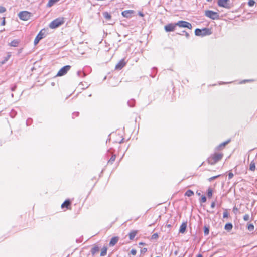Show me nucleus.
Here are the masks:
<instances>
[{
    "instance_id": "5",
    "label": "nucleus",
    "mask_w": 257,
    "mask_h": 257,
    "mask_svg": "<svg viewBox=\"0 0 257 257\" xmlns=\"http://www.w3.org/2000/svg\"><path fill=\"white\" fill-rule=\"evenodd\" d=\"M205 15L212 19V20H216L219 19V15L217 13L215 12L214 11H211V10H207L205 12Z\"/></svg>"
},
{
    "instance_id": "34",
    "label": "nucleus",
    "mask_w": 257,
    "mask_h": 257,
    "mask_svg": "<svg viewBox=\"0 0 257 257\" xmlns=\"http://www.w3.org/2000/svg\"><path fill=\"white\" fill-rule=\"evenodd\" d=\"M209 229L206 227H205V228H204V234L205 235H208V233H209Z\"/></svg>"
},
{
    "instance_id": "27",
    "label": "nucleus",
    "mask_w": 257,
    "mask_h": 257,
    "mask_svg": "<svg viewBox=\"0 0 257 257\" xmlns=\"http://www.w3.org/2000/svg\"><path fill=\"white\" fill-rule=\"evenodd\" d=\"M116 158L115 155H112L111 157V158L109 159L108 163L112 164L113 162L115 161Z\"/></svg>"
},
{
    "instance_id": "39",
    "label": "nucleus",
    "mask_w": 257,
    "mask_h": 257,
    "mask_svg": "<svg viewBox=\"0 0 257 257\" xmlns=\"http://www.w3.org/2000/svg\"><path fill=\"white\" fill-rule=\"evenodd\" d=\"M183 33H185V35L186 36V38H188L189 37V34L187 32L183 31Z\"/></svg>"
},
{
    "instance_id": "19",
    "label": "nucleus",
    "mask_w": 257,
    "mask_h": 257,
    "mask_svg": "<svg viewBox=\"0 0 257 257\" xmlns=\"http://www.w3.org/2000/svg\"><path fill=\"white\" fill-rule=\"evenodd\" d=\"M70 205V202L69 200H66L62 205L61 207L64 208V207L68 208V206Z\"/></svg>"
},
{
    "instance_id": "45",
    "label": "nucleus",
    "mask_w": 257,
    "mask_h": 257,
    "mask_svg": "<svg viewBox=\"0 0 257 257\" xmlns=\"http://www.w3.org/2000/svg\"><path fill=\"white\" fill-rule=\"evenodd\" d=\"M237 210V208H235V207L233 208V211H236Z\"/></svg>"
},
{
    "instance_id": "4",
    "label": "nucleus",
    "mask_w": 257,
    "mask_h": 257,
    "mask_svg": "<svg viewBox=\"0 0 257 257\" xmlns=\"http://www.w3.org/2000/svg\"><path fill=\"white\" fill-rule=\"evenodd\" d=\"M31 16V13L26 11H22L18 14L19 18L23 21L28 20Z\"/></svg>"
},
{
    "instance_id": "7",
    "label": "nucleus",
    "mask_w": 257,
    "mask_h": 257,
    "mask_svg": "<svg viewBox=\"0 0 257 257\" xmlns=\"http://www.w3.org/2000/svg\"><path fill=\"white\" fill-rule=\"evenodd\" d=\"M70 68L71 66L70 65H66L63 67L57 73V76H62L65 75Z\"/></svg>"
},
{
    "instance_id": "30",
    "label": "nucleus",
    "mask_w": 257,
    "mask_h": 257,
    "mask_svg": "<svg viewBox=\"0 0 257 257\" xmlns=\"http://www.w3.org/2000/svg\"><path fill=\"white\" fill-rule=\"evenodd\" d=\"M250 219V217H249V215L248 214H245L244 216H243V219L244 221H248Z\"/></svg>"
},
{
    "instance_id": "12",
    "label": "nucleus",
    "mask_w": 257,
    "mask_h": 257,
    "mask_svg": "<svg viewBox=\"0 0 257 257\" xmlns=\"http://www.w3.org/2000/svg\"><path fill=\"white\" fill-rule=\"evenodd\" d=\"M133 13V10H125L122 12L123 17L128 18Z\"/></svg>"
},
{
    "instance_id": "44",
    "label": "nucleus",
    "mask_w": 257,
    "mask_h": 257,
    "mask_svg": "<svg viewBox=\"0 0 257 257\" xmlns=\"http://www.w3.org/2000/svg\"><path fill=\"white\" fill-rule=\"evenodd\" d=\"M15 88H16V87H15L13 88L12 89V91H14V90H15Z\"/></svg>"
},
{
    "instance_id": "22",
    "label": "nucleus",
    "mask_w": 257,
    "mask_h": 257,
    "mask_svg": "<svg viewBox=\"0 0 257 257\" xmlns=\"http://www.w3.org/2000/svg\"><path fill=\"white\" fill-rule=\"evenodd\" d=\"M18 43L19 41L18 40H14L11 42L10 45L11 46L17 47L18 46Z\"/></svg>"
},
{
    "instance_id": "43",
    "label": "nucleus",
    "mask_w": 257,
    "mask_h": 257,
    "mask_svg": "<svg viewBox=\"0 0 257 257\" xmlns=\"http://www.w3.org/2000/svg\"><path fill=\"white\" fill-rule=\"evenodd\" d=\"M197 257H202V255L201 254H199Z\"/></svg>"
},
{
    "instance_id": "35",
    "label": "nucleus",
    "mask_w": 257,
    "mask_h": 257,
    "mask_svg": "<svg viewBox=\"0 0 257 257\" xmlns=\"http://www.w3.org/2000/svg\"><path fill=\"white\" fill-rule=\"evenodd\" d=\"M131 253L133 255H135L137 253L136 250L134 249H132L131 251Z\"/></svg>"
},
{
    "instance_id": "10",
    "label": "nucleus",
    "mask_w": 257,
    "mask_h": 257,
    "mask_svg": "<svg viewBox=\"0 0 257 257\" xmlns=\"http://www.w3.org/2000/svg\"><path fill=\"white\" fill-rule=\"evenodd\" d=\"M228 2L229 0H218V5L220 7L227 8L229 7Z\"/></svg>"
},
{
    "instance_id": "38",
    "label": "nucleus",
    "mask_w": 257,
    "mask_h": 257,
    "mask_svg": "<svg viewBox=\"0 0 257 257\" xmlns=\"http://www.w3.org/2000/svg\"><path fill=\"white\" fill-rule=\"evenodd\" d=\"M223 218L228 217V213L227 212H223Z\"/></svg>"
},
{
    "instance_id": "31",
    "label": "nucleus",
    "mask_w": 257,
    "mask_h": 257,
    "mask_svg": "<svg viewBox=\"0 0 257 257\" xmlns=\"http://www.w3.org/2000/svg\"><path fill=\"white\" fill-rule=\"evenodd\" d=\"M255 4V2L253 0L249 1L248 4L250 7L253 6Z\"/></svg>"
},
{
    "instance_id": "6",
    "label": "nucleus",
    "mask_w": 257,
    "mask_h": 257,
    "mask_svg": "<svg viewBox=\"0 0 257 257\" xmlns=\"http://www.w3.org/2000/svg\"><path fill=\"white\" fill-rule=\"evenodd\" d=\"M176 25L179 27L187 28L189 29H191L192 28V25L190 23L184 21H178L176 23Z\"/></svg>"
},
{
    "instance_id": "33",
    "label": "nucleus",
    "mask_w": 257,
    "mask_h": 257,
    "mask_svg": "<svg viewBox=\"0 0 257 257\" xmlns=\"http://www.w3.org/2000/svg\"><path fill=\"white\" fill-rule=\"evenodd\" d=\"M206 201V198L205 196H202L201 197V202H202V203H204Z\"/></svg>"
},
{
    "instance_id": "47",
    "label": "nucleus",
    "mask_w": 257,
    "mask_h": 257,
    "mask_svg": "<svg viewBox=\"0 0 257 257\" xmlns=\"http://www.w3.org/2000/svg\"><path fill=\"white\" fill-rule=\"evenodd\" d=\"M197 194L198 195H200V192H197Z\"/></svg>"
},
{
    "instance_id": "20",
    "label": "nucleus",
    "mask_w": 257,
    "mask_h": 257,
    "mask_svg": "<svg viewBox=\"0 0 257 257\" xmlns=\"http://www.w3.org/2000/svg\"><path fill=\"white\" fill-rule=\"evenodd\" d=\"M103 16L106 20H110L111 18L110 14L107 12H104L103 13Z\"/></svg>"
},
{
    "instance_id": "2",
    "label": "nucleus",
    "mask_w": 257,
    "mask_h": 257,
    "mask_svg": "<svg viewBox=\"0 0 257 257\" xmlns=\"http://www.w3.org/2000/svg\"><path fill=\"white\" fill-rule=\"evenodd\" d=\"M64 23V18L60 17L51 22L49 24V27L51 29H55Z\"/></svg>"
},
{
    "instance_id": "50",
    "label": "nucleus",
    "mask_w": 257,
    "mask_h": 257,
    "mask_svg": "<svg viewBox=\"0 0 257 257\" xmlns=\"http://www.w3.org/2000/svg\"><path fill=\"white\" fill-rule=\"evenodd\" d=\"M156 257H159V256H156Z\"/></svg>"
},
{
    "instance_id": "17",
    "label": "nucleus",
    "mask_w": 257,
    "mask_h": 257,
    "mask_svg": "<svg viewBox=\"0 0 257 257\" xmlns=\"http://www.w3.org/2000/svg\"><path fill=\"white\" fill-rule=\"evenodd\" d=\"M11 57V54L9 53L7 56L4 58V60L1 62H0V66L4 64Z\"/></svg>"
},
{
    "instance_id": "40",
    "label": "nucleus",
    "mask_w": 257,
    "mask_h": 257,
    "mask_svg": "<svg viewBox=\"0 0 257 257\" xmlns=\"http://www.w3.org/2000/svg\"><path fill=\"white\" fill-rule=\"evenodd\" d=\"M147 251V249L146 248H144L141 249L142 253H145Z\"/></svg>"
},
{
    "instance_id": "41",
    "label": "nucleus",
    "mask_w": 257,
    "mask_h": 257,
    "mask_svg": "<svg viewBox=\"0 0 257 257\" xmlns=\"http://www.w3.org/2000/svg\"><path fill=\"white\" fill-rule=\"evenodd\" d=\"M215 202H212V203H211V207L212 208H214V207H215Z\"/></svg>"
},
{
    "instance_id": "18",
    "label": "nucleus",
    "mask_w": 257,
    "mask_h": 257,
    "mask_svg": "<svg viewBox=\"0 0 257 257\" xmlns=\"http://www.w3.org/2000/svg\"><path fill=\"white\" fill-rule=\"evenodd\" d=\"M99 250V247L98 246H95L91 249V252L93 255H94L95 253L98 252Z\"/></svg>"
},
{
    "instance_id": "46",
    "label": "nucleus",
    "mask_w": 257,
    "mask_h": 257,
    "mask_svg": "<svg viewBox=\"0 0 257 257\" xmlns=\"http://www.w3.org/2000/svg\"><path fill=\"white\" fill-rule=\"evenodd\" d=\"M237 210V208H235V207L233 208V211H236Z\"/></svg>"
},
{
    "instance_id": "36",
    "label": "nucleus",
    "mask_w": 257,
    "mask_h": 257,
    "mask_svg": "<svg viewBox=\"0 0 257 257\" xmlns=\"http://www.w3.org/2000/svg\"><path fill=\"white\" fill-rule=\"evenodd\" d=\"M158 237V235L157 233H154V234H153V235L152 236V239H156Z\"/></svg>"
},
{
    "instance_id": "3",
    "label": "nucleus",
    "mask_w": 257,
    "mask_h": 257,
    "mask_svg": "<svg viewBox=\"0 0 257 257\" xmlns=\"http://www.w3.org/2000/svg\"><path fill=\"white\" fill-rule=\"evenodd\" d=\"M211 34V30L208 28H204L202 29L197 28L195 31V34L198 36H205L206 35H209Z\"/></svg>"
},
{
    "instance_id": "42",
    "label": "nucleus",
    "mask_w": 257,
    "mask_h": 257,
    "mask_svg": "<svg viewBox=\"0 0 257 257\" xmlns=\"http://www.w3.org/2000/svg\"><path fill=\"white\" fill-rule=\"evenodd\" d=\"M1 25L4 26L5 25V18H3V21H2Z\"/></svg>"
},
{
    "instance_id": "11",
    "label": "nucleus",
    "mask_w": 257,
    "mask_h": 257,
    "mask_svg": "<svg viewBox=\"0 0 257 257\" xmlns=\"http://www.w3.org/2000/svg\"><path fill=\"white\" fill-rule=\"evenodd\" d=\"M125 65V62L124 60L122 59L120 61H119L118 64H117L115 66V69H121Z\"/></svg>"
},
{
    "instance_id": "16",
    "label": "nucleus",
    "mask_w": 257,
    "mask_h": 257,
    "mask_svg": "<svg viewBox=\"0 0 257 257\" xmlns=\"http://www.w3.org/2000/svg\"><path fill=\"white\" fill-rule=\"evenodd\" d=\"M232 228L233 225L231 223H227L224 227L225 229L228 231L231 230Z\"/></svg>"
},
{
    "instance_id": "24",
    "label": "nucleus",
    "mask_w": 257,
    "mask_h": 257,
    "mask_svg": "<svg viewBox=\"0 0 257 257\" xmlns=\"http://www.w3.org/2000/svg\"><path fill=\"white\" fill-rule=\"evenodd\" d=\"M193 194H194V192L191 190H187L185 193V195H186L188 197H190V196H192Z\"/></svg>"
},
{
    "instance_id": "26",
    "label": "nucleus",
    "mask_w": 257,
    "mask_h": 257,
    "mask_svg": "<svg viewBox=\"0 0 257 257\" xmlns=\"http://www.w3.org/2000/svg\"><path fill=\"white\" fill-rule=\"evenodd\" d=\"M254 225L252 224H248L247 225V229L249 231H252L254 230Z\"/></svg>"
},
{
    "instance_id": "1",
    "label": "nucleus",
    "mask_w": 257,
    "mask_h": 257,
    "mask_svg": "<svg viewBox=\"0 0 257 257\" xmlns=\"http://www.w3.org/2000/svg\"><path fill=\"white\" fill-rule=\"evenodd\" d=\"M223 157V154L219 153H215L211 155L207 159L209 164L214 165L218 161L220 160Z\"/></svg>"
},
{
    "instance_id": "37",
    "label": "nucleus",
    "mask_w": 257,
    "mask_h": 257,
    "mask_svg": "<svg viewBox=\"0 0 257 257\" xmlns=\"http://www.w3.org/2000/svg\"><path fill=\"white\" fill-rule=\"evenodd\" d=\"M234 175L232 172H229L228 174V178L229 179H231L233 177Z\"/></svg>"
},
{
    "instance_id": "15",
    "label": "nucleus",
    "mask_w": 257,
    "mask_h": 257,
    "mask_svg": "<svg viewBox=\"0 0 257 257\" xmlns=\"http://www.w3.org/2000/svg\"><path fill=\"white\" fill-rule=\"evenodd\" d=\"M187 227L186 223H183L180 227L179 232L181 233H184L186 230Z\"/></svg>"
},
{
    "instance_id": "9",
    "label": "nucleus",
    "mask_w": 257,
    "mask_h": 257,
    "mask_svg": "<svg viewBox=\"0 0 257 257\" xmlns=\"http://www.w3.org/2000/svg\"><path fill=\"white\" fill-rule=\"evenodd\" d=\"M177 25L176 23L173 24L170 23L164 26V29L166 32H171L175 30V29Z\"/></svg>"
},
{
    "instance_id": "32",
    "label": "nucleus",
    "mask_w": 257,
    "mask_h": 257,
    "mask_svg": "<svg viewBox=\"0 0 257 257\" xmlns=\"http://www.w3.org/2000/svg\"><path fill=\"white\" fill-rule=\"evenodd\" d=\"M6 11V9L5 7L0 6V13H3L5 12Z\"/></svg>"
},
{
    "instance_id": "25",
    "label": "nucleus",
    "mask_w": 257,
    "mask_h": 257,
    "mask_svg": "<svg viewBox=\"0 0 257 257\" xmlns=\"http://www.w3.org/2000/svg\"><path fill=\"white\" fill-rule=\"evenodd\" d=\"M106 252H107V248L103 247L101 250L100 255L102 256H103L106 254Z\"/></svg>"
},
{
    "instance_id": "8",
    "label": "nucleus",
    "mask_w": 257,
    "mask_h": 257,
    "mask_svg": "<svg viewBox=\"0 0 257 257\" xmlns=\"http://www.w3.org/2000/svg\"><path fill=\"white\" fill-rule=\"evenodd\" d=\"M45 30L44 29H43L40 31V32L38 33V34L37 35V36H36V37L35 38V39L34 40V43L35 45H37L39 43V42L42 38H44V37L45 36Z\"/></svg>"
},
{
    "instance_id": "49",
    "label": "nucleus",
    "mask_w": 257,
    "mask_h": 257,
    "mask_svg": "<svg viewBox=\"0 0 257 257\" xmlns=\"http://www.w3.org/2000/svg\"><path fill=\"white\" fill-rule=\"evenodd\" d=\"M207 1H208V2H211V1H212V0H207Z\"/></svg>"
},
{
    "instance_id": "21",
    "label": "nucleus",
    "mask_w": 257,
    "mask_h": 257,
    "mask_svg": "<svg viewBox=\"0 0 257 257\" xmlns=\"http://www.w3.org/2000/svg\"><path fill=\"white\" fill-rule=\"evenodd\" d=\"M229 142V140L224 142L221 144H220L217 147L218 150L222 149L226 145H227Z\"/></svg>"
},
{
    "instance_id": "23",
    "label": "nucleus",
    "mask_w": 257,
    "mask_h": 257,
    "mask_svg": "<svg viewBox=\"0 0 257 257\" xmlns=\"http://www.w3.org/2000/svg\"><path fill=\"white\" fill-rule=\"evenodd\" d=\"M249 169L251 171H254L255 169V164L253 162H251L250 164Z\"/></svg>"
},
{
    "instance_id": "14",
    "label": "nucleus",
    "mask_w": 257,
    "mask_h": 257,
    "mask_svg": "<svg viewBox=\"0 0 257 257\" xmlns=\"http://www.w3.org/2000/svg\"><path fill=\"white\" fill-rule=\"evenodd\" d=\"M137 233V230H133L131 231L128 234L130 239L131 240H133Z\"/></svg>"
},
{
    "instance_id": "28",
    "label": "nucleus",
    "mask_w": 257,
    "mask_h": 257,
    "mask_svg": "<svg viewBox=\"0 0 257 257\" xmlns=\"http://www.w3.org/2000/svg\"><path fill=\"white\" fill-rule=\"evenodd\" d=\"M221 176V175H216V176H213V177H211L210 178H209L208 179V181L209 182H211L212 181H213V180L217 178L218 177H220Z\"/></svg>"
},
{
    "instance_id": "13",
    "label": "nucleus",
    "mask_w": 257,
    "mask_h": 257,
    "mask_svg": "<svg viewBox=\"0 0 257 257\" xmlns=\"http://www.w3.org/2000/svg\"><path fill=\"white\" fill-rule=\"evenodd\" d=\"M118 239L119 238L118 237H112L109 242V245L113 246L114 245H115L117 243V242H118Z\"/></svg>"
},
{
    "instance_id": "48",
    "label": "nucleus",
    "mask_w": 257,
    "mask_h": 257,
    "mask_svg": "<svg viewBox=\"0 0 257 257\" xmlns=\"http://www.w3.org/2000/svg\"><path fill=\"white\" fill-rule=\"evenodd\" d=\"M139 244H140V245H143V244H144V243H142V242H140V243H139Z\"/></svg>"
},
{
    "instance_id": "29",
    "label": "nucleus",
    "mask_w": 257,
    "mask_h": 257,
    "mask_svg": "<svg viewBox=\"0 0 257 257\" xmlns=\"http://www.w3.org/2000/svg\"><path fill=\"white\" fill-rule=\"evenodd\" d=\"M207 196L209 197H211L212 196V190L210 188L208 189Z\"/></svg>"
}]
</instances>
